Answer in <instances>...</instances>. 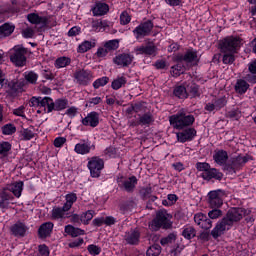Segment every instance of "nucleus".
<instances>
[{
	"label": "nucleus",
	"mask_w": 256,
	"mask_h": 256,
	"mask_svg": "<svg viewBox=\"0 0 256 256\" xmlns=\"http://www.w3.org/2000/svg\"><path fill=\"white\" fill-rule=\"evenodd\" d=\"M245 213L246 210L243 208H232L228 210L226 215L217 222L211 233L201 232L198 238L201 239V241H209L212 235L213 239H219L221 235H224L226 231H229V229L233 227L234 223H238V221H241Z\"/></svg>",
	"instance_id": "obj_1"
},
{
	"label": "nucleus",
	"mask_w": 256,
	"mask_h": 256,
	"mask_svg": "<svg viewBox=\"0 0 256 256\" xmlns=\"http://www.w3.org/2000/svg\"><path fill=\"white\" fill-rule=\"evenodd\" d=\"M169 123L177 131L187 129L195 123V116L185 111H179L169 117Z\"/></svg>",
	"instance_id": "obj_2"
},
{
	"label": "nucleus",
	"mask_w": 256,
	"mask_h": 256,
	"mask_svg": "<svg viewBox=\"0 0 256 256\" xmlns=\"http://www.w3.org/2000/svg\"><path fill=\"white\" fill-rule=\"evenodd\" d=\"M30 107H38V114L41 113H53L55 111V100L49 96L45 97H35L30 99Z\"/></svg>",
	"instance_id": "obj_3"
},
{
	"label": "nucleus",
	"mask_w": 256,
	"mask_h": 256,
	"mask_svg": "<svg viewBox=\"0 0 256 256\" xmlns=\"http://www.w3.org/2000/svg\"><path fill=\"white\" fill-rule=\"evenodd\" d=\"M171 214L167 211L160 210L156 213V217L149 224L151 231H159V229H171L173 222H171Z\"/></svg>",
	"instance_id": "obj_4"
},
{
	"label": "nucleus",
	"mask_w": 256,
	"mask_h": 256,
	"mask_svg": "<svg viewBox=\"0 0 256 256\" xmlns=\"http://www.w3.org/2000/svg\"><path fill=\"white\" fill-rule=\"evenodd\" d=\"M251 161V156L246 155H238L232 157L227 164L224 166V171L228 173V175H235L237 171H241L247 163Z\"/></svg>",
	"instance_id": "obj_5"
},
{
	"label": "nucleus",
	"mask_w": 256,
	"mask_h": 256,
	"mask_svg": "<svg viewBox=\"0 0 256 256\" xmlns=\"http://www.w3.org/2000/svg\"><path fill=\"white\" fill-rule=\"evenodd\" d=\"M241 47V38L234 36H227L219 41V49L221 53H237Z\"/></svg>",
	"instance_id": "obj_6"
},
{
	"label": "nucleus",
	"mask_w": 256,
	"mask_h": 256,
	"mask_svg": "<svg viewBox=\"0 0 256 256\" xmlns=\"http://www.w3.org/2000/svg\"><path fill=\"white\" fill-rule=\"evenodd\" d=\"M154 27L155 24L153 23V20L148 19L136 26L132 33L137 41H141V39H145V37H150Z\"/></svg>",
	"instance_id": "obj_7"
},
{
	"label": "nucleus",
	"mask_w": 256,
	"mask_h": 256,
	"mask_svg": "<svg viewBox=\"0 0 256 256\" xmlns=\"http://www.w3.org/2000/svg\"><path fill=\"white\" fill-rule=\"evenodd\" d=\"M87 167L90 171V176L93 179H99L102 169H105V160L99 156H93L88 161Z\"/></svg>",
	"instance_id": "obj_8"
},
{
	"label": "nucleus",
	"mask_w": 256,
	"mask_h": 256,
	"mask_svg": "<svg viewBox=\"0 0 256 256\" xmlns=\"http://www.w3.org/2000/svg\"><path fill=\"white\" fill-rule=\"evenodd\" d=\"M223 195H225V191L221 189L212 190L208 193V205L210 209H221L223 207Z\"/></svg>",
	"instance_id": "obj_9"
},
{
	"label": "nucleus",
	"mask_w": 256,
	"mask_h": 256,
	"mask_svg": "<svg viewBox=\"0 0 256 256\" xmlns=\"http://www.w3.org/2000/svg\"><path fill=\"white\" fill-rule=\"evenodd\" d=\"M27 53V49L24 47H15L14 51L10 54V61L16 67H25L27 63V57L25 54Z\"/></svg>",
	"instance_id": "obj_10"
},
{
	"label": "nucleus",
	"mask_w": 256,
	"mask_h": 256,
	"mask_svg": "<svg viewBox=\"0 0 256 256\" xmlns=\"http://www.w3.org/2000/svg\"><path fill=\"white\" fill-rule=\"evenodd\" d=\"M120 189H124L126 193H133L135 187H137V176H130L129 178H124L123 176H118L116 179Z\"/></svg>",
	"instance_id": "obj_11"
},
{
	"label": "nucleus",
	"mask_w": 256,
	"mask_h": 256,
	"mask_svg": "<svg viewBox=\"0 0 256 256\" xmlns=\"http://www.w3.org/2000/svg\"><path fill=\"white\" fill-rule=\"evenodd\" d=\"M74 79L78 85L87 87L93 81V73L89 69L79 68L74 72Z\"/></svg>",
	"instance_id": "obj_12"
},
{
	"label": "nucleus",
	"mask_w": 256,
	"mask_h": 256,
	"mask_svg": "<svg viewBox=\"0 0 256 256\" xmlns=\"http://www.w3.org/2000/svg\"><path fill=\"white\" fill-rule=\"evenodd\" d=\"M178 143H190L197 137V130L194 127H187L176 133Z\"/></svg>",
	"instance_id": "obj_13"
},
{
	"label": "nucleus",
	"mask_w": 256,
	"mask_h": 256,
	"mask_svg": "<svg viewBox=\"0 0 256 256\" xmlns=\"http://www.w3.org/2000/svg\"><path fill=\"white\" fill-rule=\"evenodd\" d=\"M74 151L77 155H89L91 151H95V143L91 142L88 138L81 139L80 142L75 145Z\"/></svg>",
	"instance_id": "obj_14"
},
{
	"label": "nucleus",
	"mask_w": 256,
	"mask_h": 256,
	"mask_svg": "<svg viewBox=\"0 0 256 256\" xmlns=\"http://www.w3.org/2000/svg\"><path fill=\"white\" fill-rule=\"evenodd\" d=\"M159 48L153 42H148L146 45H141L136 48L137 55H145L146 57H157Z\"/></svg>",
	"instance_id": "obj_15"
},
{
	"label": "nucleus",
	"mask_w": 256,
	"mask_h": 256,
	"mask_svg": "<svg viewBox=\"0 0 256 256\" xmlns=\"http://www.w3.org/2000/svg\"><path fill=\"white\" fill-rule=\"evenodd\" d=\"M176 63H199V58L197 56V51L193 49H189L186 51V53L183 54H177L175 56Z\"/></svg>",
	"instance_id": "obj_16"
},
{
	"label": "nucleus",
	"mask_w": 256,
	"mask_h": 256,
	"mask_svg": "<svg viewBox=\"0 0 256 256\" xmlns=\"http://www.w3.org/2000/svg\"><path fill=\"white\" fill-rule=\"evenodd\" d=\"M81 124L84 127H92V129L99 127V112L92 111L88 113L86 117L81 119Z\"/></svg>",
	"instance_id": "obj_17"
},
{
	"label": "nucleus",
	"mask_w": 256,
	"mask_h": 256,
	"mask_svg": "<svg viewBox=\"0 0 256 256\" xmlns=\"http://www.w3.org/2000/svg\"><path fill=\"white\" fill-rule=\"evenodd\" d=\"M55 224L53 222H44L38 228V238L40 239H49L53 235V229Z\"/></svg>",
	"instance_id": "obj_18"
},
{
	"label": "nucleus",
	"mask_w": 256,
	"mask_h": 256,
	"mask_svg": "<svg viewBox=\"0 0 256 256\" xmlns=\"http://www.w3.org/2000/svg\"><path fill=\"white\" fill-rule=\"evenodd\" d=\"M135 59V56L129 53H122L118 54L116 57L113 58V63L115 65H118L119 67H129L131 63H133V60Z\"/></svg>",
	"instance_id": "obj_19"
},
{
	"label": "nucleus",
	"mask_w": 256,
	"mask_h": 256,
	"mask_svg": "<svg viewBox=\"0 0 256 256\" xmlns=\"http://www.w3.org/2000/svg\"><path fill=\"white\" fill-rule=\"evenodd\" d=\"M194 222L196 225L200 226L201 229H205V231H209L211 227H213V221L207 217V215L203 213H198L194 215Z\"/></svg>",
	"instance_id": "obj_20"
},
{
	"label": "nucleus",
	"mask_w": 256,
	"mask_h": 256,
	"mask_svg": "<svg viewBox=\"0 0 256 256\" xmlns=\"http://www.w3.org/2000/svg\"><path fill=\"white\" fill-rule=\"evenodd\" d=\"M90 11L93 14V17H103L109 13V4L97 1Z\"/></svg>",
	"instance_id": "obj_21"
},
{
	"label": "nucleus",
	"mask_w": 256,
	"mask_h": 256,
	"mask_svg": "<svg viewBox=\"0 0 256 256\" xmlns=\"http://www.w3.org/2000/svg\"><path fill=\"white\" fill-rule=\"evenodd\" d=\"M25 187V183L21 180L12 182L6 186V189L12 193L16 199H20L21 195H23V189Z\"/></svg>",
	"instance_id": "obj_22"
},
{
	"label": "nucleus",
	"mask_w": 256,
	"mask_h": 256,
	"mask_svg": "<svg viewBox=\"0 0 256 256\" xmlns=\"http://www.w3.org/2000/svg\"><path fill=\"white\" fill-rule=\"evenodd\" d=\"M15 196L7 189V186L0 191V209H9V201H13Z\"/></svg>",
	"instance_id": "obj_23"
},
{
	"label": "nucleus",
	"mask_w": 256,
	"mask_h": 256,
	"mask_svg": "<svg viewBox=\"0 0 256 256\" xmlns=\"http://www.w3.org/2000/svg\"><path fill=\"white\" fill-rule=\"evenodd\" d=\"M29 228L25 223L18 221L10 227V232L14 237H25Z\"/></svg>",
	"instance_id": "obj_24"
},
{
	"label": "nucleus",
	"mask_w": 256,
	"mask_h": 256,
	"mask_svg": "<svg viewBox=\"0 0 256 256\" xmlns=\"http://www.w3.org/2000/svg\"><path fill=\"white\" fill-rule=\"evenodd\" d=\"M213 160L220 167H225L228 163L227 161H229V154L223 149L216 150L213 154Z\"/></svg>",
	"instance_id": "obj_25"
},
{
	"label": "nucleus",
	"mask_w": 256,
	"mask_h": 256,
	"mask_svg": "<svg viewBox=\"0 0 256 256\" xmlns=\"http://www.w3.org/2000/svg\"><path fill=\"white\" fill-rule=\"evenodd\" d=\"M23 90V84L21 82L11 81L8 83V89L6 90L7 96L15 99Z\"/></svg>",
	"instance_id": "obj_26"
},
{
	"label": "nucleus",
	"mask_w": 256,
	"mask_h": 256,
	"mask_svg": "<svg viewBox=\"0 0 256 256\" xmlns=\"http://www.w3.org/2000/svg\"><path fill=\"white\" fill-rule=\"evenodd\" d=\"M125 241L128 245H139L141 242V232L137 229H132L125 234Z\"/></svg>",
	"instance_id": "obj_27"
},
{
	"label": "nucleus",
	"mask_w": 256,
	"mask_h": 256,
	"mask_svg": "<svg viewBox=\"0 0 256 256\" xmlns=\"http://www.w3.org/2000/svg\"><path fill=\"white\" fill-rule=\"evenodd\" d=\"M69 209L64 205L62 207H54L51 211V218L54 221H59V219H69Z\"/></svg>",
	"instance_id": "obj_28"
},
{
	"label": "nucleus",
	"mask_w": 256,
	"mask_h": 256,
	"mask_svg": "<svg viewBox=\"0 0 256 256\" xmlns=\"http://www.w3.org/2000/svg\"><path fill=\"white\" fill-rule=\"evenodd\" d=\"M224 174L217 168L210 167L209 171L202 178L204 181H223Z\"/></svg>",
	"instance_id": "obj_29"
},
{
	"label": "nucleus",
	"mask_w": 256,
	"mask_h": 256,
	"mask_svg": "<svg viewBox=\"0 0 256 256\" xmlns=\"http://www.w3.org/2000/svg\"><path fill=\"white\" fill-rule=\"evenodd\" d=\"M186 86V93H188V97L191 99H195L197 97H201V92L199 91V85L193 81L184 82Z\"/></svg>",
	"instance_id": "obj_30"
},
{
	"label": "nucleus",
	"mask_w": 256,
	"mask_h": 256,
	"mask_svg": "<svg viewBox=\"0 0 256 256\" xmlns=\"http://www.w3.org/2000/svg\"><path fill=\"white\" fill-rule=\"evenodd\" d=\"M118 207L120 213L125 215V213H129V211H133V209L137 207V204L133 198H129L128 200H121Z\"/></svg>",
	"instance_id": "obj_31"
},
{
	"label": "nucleus",
	"mask_w": 256,
	"mask_h": 256,
	"mask_svg": "<svg viewBox=\"0 0 256 256\" xmlns=\"http://www.w3.org/2000/svg\"><path fill=\"white\" fill-rule=\"evenodd\" d=\"M138 120L140 123V127H151L153 123H155V117L153 113L146 112L144 114H138Z\"/></svg>",
	"instance_id": "obj_32"
},
{
	"label": "nucleus",
	"mask_w": 256,
	"mask_h": 256,
	"mask_svg": "<svg viewBox=\"0 0 256 256\" xmlns=\"http://www.w3.org/2000/svg\"><path fill=\"white\" fill-rule=\"evenodd\" d=\"M27 21H29L31 25H47V23H49V19L47 17L39 16L37 13L28 14Z\"/></svg>",
	"instance_id": "obj_33"
},
{
	"label": "nucleus",
	"mask_w": 256,
	"mask_h": 256,
	"mask_svg": "<svg viewBox=\"0 0 256 256\" xmlns=\"http://www.w3.org/2000/svg\"><path fill=\"white\" fill-rule=\"evenodd\" d=\"M249 82H246L244 79H238L234 85V91L238 95H245L249 91Z\"/></svg>",
	"instance_id": "obj_34"
},
{
	"label": "nucleus",
	"mask_w": 256,
	"mask_h": 256,
	"mask_svg": "<svg viewBox=\"0 0 256 256\" xmlns=\"http://www.w3.org/2000/svg\"><path fill=\"white\" fill-rule=\"evenodd\" d=\"M13 149V144L9 141L0 142V159H7L11 155V150Z\"/></svg>",
	"instance_id": "obj_35"
},
{
	"label": "nucleus",
	"mask_w": 256,
	"mask_h": 256,
	"mask_svg": "<svg viewBox=\"0 0 256 256\" xmlns=\"http://www.w3.org/2000/svg\"><path fill=\"white\" fill-rule=\"evenodd\" d=\"M64 233H67L70 237H81V235H85V230L81 228H77L71 224H68L64 228Z\"/></svg>",
	"instance_id": "obj_36"
},
{
	"label": "nucleus",
	"mask_w": 256,
	"mask_h": 256,
	"mask_svg": "<svg viewBox=\"0 0 256 256\" xmlns=\"http://www.w3.org/2000/svg\"><path fill=\"white\" fill-rule=\"evenodd\" d=\"M174 97L178 99H189V94L187 93V88L185 82L181 85L175 86L173 90Z\"/></svg>",
	"instance_id": "obj_37"
},
{
	"label": "nucleus",
	"mask_w": 256,
	"mask_h": 256,
	"mask_svg": "<svg viewBox=\"0 0 256 256\" xmlns=\"http://www.w3.org/2000/svg\"><path fill=\"white\" fill-rule=\"evenodd\" d=\"M127 85V77L125 76H117L111 83V88L114 91H119V89L125 87Z\"/></svg>",
	"instance_id": "obj_38"
},
{
	"label": "nucleus",
	"mask_w": 256,
	"mask_h": 256,
	"mask_svg": "<svg viewBox=\"0 0 256 256\" xmlns=\"http://www.w3.org/2000/svg\"><path fill=\"white\" fill-rule=\"evenodd\" d=\"M69 107V100L67 98H57L54 101V111H65Z\"/></svg>",
	"instance_id": "obj_39"
},
{
	"label": "nucleus",
	"mask_w": 256,
	"mask_h": 256,
	"mask_svg": "<svg viewBox=\"0 0 256 256\" xmlns=\"http://www.w3.org/2000/svg\"><path fill=\"white\" fill-rule=\"evenodd\" d=\"M69 65H71V58L67 56L58 57L54 62V67H56V69H63L69 67Z\"/></svg>",
	"instance_id": "obj_40"
},
{
	"label": "nucleus",
	"mask_w": 256,
	"mask_h": 256,
	"mask_svg": "<svg viewBox=\"0 0 256 256\" xmlns=\"http://www.w3.org/2000/svg\"><path fill=\"white\" fill-rule=\"evenodd\" d=\"M15 31V25L4 23L0 26V35H3V37H9L10 35H13V32Z\"/></svg>",
	"instance_id": "obj_41"
},
{
	"label": "nucleus",
	"mask_w": 256,
	"mask_h": 256,
	"mask_svg": "<svg viewBox=\"0 0 256 256\" xmlns=\"http://www.w3.org/2000/svg\"><path fill=\"white\" fill-rule=\"evenodd\" d=\"M170 73L172 77H181V75L185 73V65L181 64V62H177L176 65L171 66Z\"/></svg>",
	"instance_id": "obj_42"
},
{
	"label": "nucleus",
	"mask_w": 256,
	"mask_h": 256,
	"mask_svg": "<svg viewBox=\"0 0 256 256\" xmlns=\"http://www.w3.org/2000/svg\"><path fill=\"white\" fill-rule=\"evenodd\" d=\"M196 236H197V230H195L193 226L184 227L182 231V237H184V239L191 241V239H194V237Z\"/></svg>",
	"instance_id": "obj_43"
},
{
	"label": "nucleus",
	"mask_w": 256,
	"mask_h": 256,
	"mask_svg": "<svg viewBox=\"0 0 256 256\" xmlns=\"http://www.w3.org/2000/svg\"><path fill=\"white\" fill-rule=\"evenodd\" d=\"M66 202L64 203V207L68 208L71 211L74 203H77V194L76 193H68L65 195Z\"/></svg>",
	"instance_id": "obj_44"
},
{
	"label": "nucleus",
	"mask_w": 256,
	"mask_h": 256,
	"mask_svg": "<svg viewBox=\"0 0 256 256\" xmlns=\"http://www.w3.org/2000/svg\"><path fill=\"white\" fill-rule=\"evenodd\" d=\"M93 47H95V42L85 40L78 46L77 52L78 53H87V51H91V49H93Z\"/></svg>",
	"instance_id": "obj_45"
},
{
	"label": "nucleus",
	"mask_w": 256,
	"mask_h": 256,
	"mask_svg": "<svg viewBox=\"0 0 256 256\" xmlns=\"http://www.w3.org/2000/svg\"><path fill=\"white\" fill-rule=\"evenodd\" d=\"M197 171L202 172L200 177L203 179L208 171L211 169V164L207 162H197L195 165Z\"/></svg>",
	"instance_id": "obj_46"
},
{
	"label": "nucleus",
	"mask_w": 256,
	"mask_h": 256,
	"mask_svg": "<svg viewBox=\"0 0 256 256\" xmlns=\"http://www.w3.org/2000/svg\"><path fill=\"white\" fill-rule=\"evenodd\" d=\"M95 215V210H87L86 212H83L80 217L82 220V225H89L91 223V220L93 219Z\"/></svg>",
	"instance_id": "obj_47"
},
{
	"label": "nucleus",
	"mask_w": 256,
	"mask_h": 256,
	"mask_svg": "<svg viewBox=\"0 0 256 256\" xmlns=\"http://www.w3.org/2000/svg\"><path fill=\"white\" fill-rule=\"evenodd\" d=\"M1 131L2 135H14V133H17V127L13 123H8L2 126Z\"/></svg>",
	"instance_id": "obj_48"
},
{
	"label": "nucleus",
	"mask_w": 256,
	"mask_h": 256,
	"mask_svg": "<svg viewBox=\"0 0 256 256\" xmlns=\"http://www.w3.org/2000/svg\"><path fill=\"white\" fill-rule=\"evenodd\" d=\"M161 250V245L153 244L147 249L146 256H159L161 255Z\"/></svg>",
	"instance_id": "obj_49"
},
{
	"label": "nucleus",
	"mask_w": 256,
	"mask_h": 256,
	"mask_svg": "<svg viewBox=\"0 0 256 256\" xmlns=\"http://www.w3.org/2000/svg\"><path fill=\"white\" fill-rule=\"evenodd\" d=\"M222 63L224 65H233V63H235V53L224 52L222 57Z\"/></svg>",
	"instance_id": "obj_50"
},
{
	"label": "nucleus",
	"mask_w": 256,
	"mask_h": 256,
	"mask_svg": "<svg viewBox=\"0 0 256 256\" xmlns=\"http://www.w3.org/2000/svg\"><path fill=\"white\" fill-rule=\"evenodd\" d=\"M25 79L27 83L30 85H37V80L39 79V74L35 73L34 71H30L25 75Z\"/></svg>",
	"instance_id": "obj_51"
},
{
	"label": "nucleus",
	"mask_w": 256,
	"mask_h": 256,
	"mask_svg": "<svg viewBox=\"0 0 256 256\" xmlns=\"http://www.w3.org/2000/svg\"><path fill=\"white\" fill-rule=\"evenodd\" d=\"M140 197L143 201H147V199L151 198V194L153 193V188L151 186L143 187L140 191Z\"/></svg>",
	"instance_id": "obj_52"
},
{
	"label": "nucleus",
	"mask_w": 256,
	"mask_h": 256,
	"mask_svg": "<svg viewBox=\"0 0 256 256\" xmlns=\"http://www.w3.org/2000/svg\"><path fill=\"white\" fill-rule=\"evenodd\" d=\"M107 83H109V77L103 76V77L96 79L93 82V87H94V89H99L101 87H105V85H107Z\"/></svg>",
	"instance_id": "obj_53"
},
{
	"label": "nucleus",
	"mask_w": 256,
	"mask_h": 256,
	"mask_svg": "<svg viewBox=\"0 0 256 256\" xmlns=\"http://www.w3.org/2000/svg\"><path fill=\"white\" fill-rule=\"evenodd\" d=\"M104 47L108 51H117V49H119V40L117 39L109 40L104 44Z\"/></svg>",
	"instance_id": "obj_54"
},
{
	"label": "nucleus",
	"mask_w": 256,
	"mask_h": 256,
	"mask_svg": "<svg viewBox=\"0 0 256 256\" xmlns=\"http://www.w3.org/2000/svg\"><path fill=\"white\" fill-rule=\"evenodd\" d=\"M212 101H213L214 105L216 106V111L223 109V107H225V105H227V97H225V96L216 98Z\"/></svg>",
	"instance_id": "obj_55"
},
{
	"label": "nucleus",
	"mask_w": 256,
	"mask_h": 256,
	"mask_svg": "<svg viewBox=\"0 0 256 256\" xmlns=\"http://www.w3.org/2000/svg\"><path fill=\"white\" fill-rule=\"evenodd\" d=\"M228 119H235V121H239L241 119V110L239 108H233L226 113Z\"/></svg>",
	"instance_id": "obj_56"
},
{
	"label": "nucleus",
	"mask_w": 256,
	"mask_h": 256,
	"mask_svg": "<svg viewBox=\"0 0 256 256\" xmlns=\"http://www.w3.org/2000/svg\"><path fill=\"white\" fill-rule=\"evenodd\" d=\"M175 239H177V236L174 233H170L166 237L160 239V244L162 245V247H165V245L173 243Z\"/></svg>",
	"instance_id": "obj_57"
},
{
	"label": "nucleus",
	"mask_w": 256,
	"mask_h": 256,
	"mask_svg": "<svg viewBox=\"0 0 256 256\" xmlns=\"http://www.w3.org/2000/svg\"><path fill=\"white\" fill-rule=\"evenodd\" d=\"M87 251L90 255L97 256V255H101L102 249L100 246H97L95 244H90L87 246Z\"/></svg>",
	"instance_id": "obj_58"
},
{
	"label": "nucleus",
	"mask_w": 256,
	"mask_h": 256,
	"mask_svg": "<svg viewBox=\"0 0 256 256\" xmlns=\"http://www.w3.org/2000/svg\"><path fill=\"white\" fill-rule=\"evenodd\" d=\"M208 217L209 219H219V217H223V210L212 208V210L208 212Z\"/></svg>",
	"instance_id": "obj_59"
},
{
	"label": "nucleus",
	"mask_w": 256,
	"mask_h": 256,
	"mask_svg": "<svg viewBox=\"0 0 256 256\" xmlns=\"http://www.w3.org/2000/svg\"><path fill=\"white\" fill-rule=\"evenodd\" d=\"M131 23V15H129V12L123 11L120 14V25H129Z\"/></svg>",
	"instance_id": "obj_60"
},
{
	"label": "nucleus",
	"mask_w": 256,
	"mask_h": 256,
	"mask_svg": "<svg viewBox=\"0 0 256 256\" xmlns=\"http://www.w3.org/2000/svg\"><path fill=\"white\" fill-rule=\"evenodd\" d=\"M21 135L24 141H31V139L35 137V133H33L29 128L23 129L21 131Z\"/></svg>",
	"instance_id": "obj_61"
},
{
	"label": "nucleus",
	"mask_w": 256,
	"mask_h": 256,
	"mask_svg": "<svg viewBox=\"0 0 256 256\" xmlns=\"http://www.w3.org/2000/svg\"><path fill=\"white\" fill-rule=\"evenodd\" d=\"M38 253L41 256H49V255H51V251L49 250V246H47L46 244H40L38 246Z\"/></svg>",
	"instance_id": "obj_62"
},
{
	"label": "nucleus",
	"mask_w": 256,
	"mask_h": 256,
	"mask_svg": "<svg viewBox=\"0 0 256 256\" xmlns=\"http://www.w3.org/2000/svg\"><path fill=\"white\" fill-rule=\"evenodd\" d=\"M68 219H70V222L73 223V225H81V223H83L81 220V215L79 214H68Z\"/></svg>",
	"instance_id": "obj_63"
},
{
	"label": "nucleus",
	"mask_w": 256,
	"mask_h": 256,
	"mask_svg": "<svg viewBox=\"0 0 256 256\" xmlns=\"http://www.w3.org/2000/svg\"><path fill=\"white\" fill-rule=\"evenodd\" d=\"M67 35L68 37H77V35H81V27L74 26L70 28Z\"/></svg>",
	"instance_id": "obj_64"
}]
</instances>
